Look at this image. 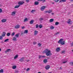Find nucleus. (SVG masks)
<instances>
[{
  "instance_id": "1",
  "label": "nucleus",
  "mask_w": 73,
  "mask_h": 73,
  "mask_svg": "<svg viewBox=\"0 0 73 73\" xmlns=\"http://www.w3.org/2000/svg\"><path fill=\"white\" fill-rule=\"evenodd\" d=\"M51 51L48 48H46L44 51L43 52V53H46L47 56H50L52 55V54L50 53Z\"/></svg>"
},
{
  "instance_id": "2",
  "label": "nucleus",
  "mask_w": 73,
  "mask_h": 73,
  "mask_svg": "<svg viewBox=\"0 0 73 73\" xmlns=\"http://www.w3.org/2000/svg\"><path fill=\"white\" fill-rule=\"evenodd\" d=\"M65 41L63 39L61 38L58 42V43L61 44V45H63L65 44Z\"/></svg>"
},
{
  "instance_id": "3",
  "label": "nucleus",
  "mask_w": 73,
  "mask_h": 73,
  "mask_svg": "<svg viewBox=\"0 0 73 73\" xmlns=\"http://www.w3.org/2000/svg\"><path fill=\"white\" fill-rule=\"evenodd\" d=\"M24 3V1H20L18 3V4L20 5H22Z\"/></svg>"
},
{
  "instance_id": "4",
  "label": "nucleus",
  "mask_w": 73,
  "mask_h": 73,
  "mask_svg": "<svg viewBox=\"0 0 73 73\" xmlns=\"http://www.w3.org/2000/svg\"><path fill=\"white\" fill-rule=\"evenodd\" d=\"M16 11H14L11 12V15L12 16H15L16 14Z\"/></svg>"
},
{
  "instance_id": "5",
  "label": "nucleus",
  "mask_w": 73,
  "mask_h": 73,
  "mask_svg": "<svg viewBox=\"0 0 73 73\" xmlns=\"http://www.w3.org/2000/svg\"><path fill=\"white\" fill-rule=\"evenodd\" d=\"M15 28V29H18V28H20V25H17L16 26L14 27Z\"/></svg>"
},
{
  "instance_id": "6",
  "label": "nucleus",
  "mask_w": 73,
  "mask_h": 73,
  "mask_svg": "<svg viewBox=\"0 0 73 73\" xmlns=\"http://www.w3.org/2000/svg\"><path fill=\"white\" fill-rule=\"evenodd\" d=\"M25 59V58L24 57H22V58H21L20 60V62H23V61H24Z\"/></svg>"
},
{
  "instance_id": "7",
  "label": "nucleus",
  "mask_w": 73,
  "mask_h": 73,
  "mask_svg": "<svg viewBox=\"0 0 73 73\" xmlns=\"http://www.w3.org/2000/svg\"><path fill=\"white\" fill-rule=\"evenodd\" d=\"M60 50L61 49H60V47H58L56 49V51L57 52H60Z\"/></svg>"
},
{
  "instance_id": "8",
  "label": "nucleus",
  "mask_w": 73,
  "mask_h": 73,
  "mask_svg": "<svg viewBox=\"0 0 73 73\" xmlns=\"http://www.w3.org/2000/svg\"><path fill=\"white\" fill-rule=\"evenodd\" d=\"M45 69L46 70H48L50 68V66L49 65H47L45 66Z\"/></svg>"
},
{
  "instance_id": "9",
  "label": "nucleus",
  "mask_w": 73,
  "mask_h": 73,
  "mask_svg": "<svg viewBox=\"0 0 73 73\" xmlns=\"http://www.w3.org/2000/svg\"><path fill=\"white\" fill-rule=\"evenodd\" d=\"M45 8V6H42L41 8V10L42 11H44V9Z\"/></svg>"
},
{
  "instance_id": "10",
  "label": "nucleus",
  "mask_w": 73,
  "mask_h": 73,
  "mask_svg": "<svg viewBox=\"0 0 73 73\" xmlns=\"http://www.w3.org/2000/svg\"><path fill=\"white\" fill-rule=\"evenodd\" d=\"M6 34V33L5 32H3V34H2L1 36L3 37H5V35Z\"/></svg>"
},
{
  "instance_id": "11",
  "label": "nucleus",
  "mask_w": 73,
  "mask_h": 73,
  "mask_svg": "<svg viewBox=\"0 0 73 73\" xmlns=\"http://www.w3.org/2000/svg\"><path fill=\"white\" fill-rule=\"evenodd\" d=\"M13 40L14 41H17V38L16 37H14L13 38Z\"/></svg>"
},
{
  "instance_id": "12",
  "label": "nucleus",
  "mask_w": 73,
  "mask_h": 73,
  "mask_svg": "<svg viewBox=\"0 0 73 73\" xmlns=\"http://www.w3.org/2000/svg\"><path fill=\"white\" fill-rule=\"evenodd\" d=\"M2 23H5L6 21H7V19H4L1 20Z\"/></svg>"
},
{
  "instance_id": "13",
  "label": "nucleus",
  "mask_w": 73,
  "mask_h": 73,
  "mask_svg": "<svg viewBox=\"0 0 73 73\" xmlns=\"http://www.w3.org/2000/svg\"><path fill=\"white\" fill-rule=\"evenodd\" d=\"M38 31L35 30L34 31V35H36L38 33Z\"/></svg>"
},
{
  "instance_id": "14",
  "label": "nucleus",
  "mask_w": 73,
  "mask_h": 73,
  "mask_svg": "<svg viewBox=\"0 0 73 73\" xmlns=\"http://www.w3.org/2000/svg\"><path fill=\"white\" fill-rule=\"evenodd\" d=\"M18 57H19V55H18V54H16L14 58V59H16V58H18Z\"/></svg>"
},
{
  "instance_id": "15",
  "label": "nucleus",
  "mask_w": 73,
  "mask_h": 73,
  "mask_svg": "<svg viewBox=\"0 0 73 73\" xmlns=\"http://www.w3.org/2000/svg\"><path fill=\"white\" fill-rule=\"evenodd\" d=\"M43 62H44V63H46V62H48V60L46 59H44V60Z\"/></svg>"
},
{
  "instance_id": "16",
  "label": "nucleus",
  "mask_w": 73,
  "mask_h": 73,
  "mask_svg": "<svg viewBox=\"0 0 73 73\" xmlns=\"http://www.w3.org/2000/svg\"><path fill=\"white\" fill-rule=\"evenodd\" d=\"M35 5H38V4H39V2H38V1H35Z\"/></svg>"
},
{
  "instance_id": "17",
  "label": "nucleus",
  "mask_w": 73,
  "mask_h": 73,
  "mask_svg": "<svg viewBox=\"0 0 73 73\" xmlns=\"http://www.w3.org/2000/svg\"><path fill=\"white\" fill-rule=\"evenodd\" d=\"M20 6V5H17L15 7V8H19V7Z\"/></svg>"
},
{
  "instance_id": "18",
  "label": "nucleus",
  "mask_w": 73,
  "mask_h": 73,
  "mask_svg": "<svg viewBox=\"0 0 73 73\" xmlns=\"http://www.w3.org/2000/svg\"><path fill=\"white\" fill-rule=\"evenodd\" d=\"M28 33V30H25L24 32V33Z\"/></svg>"
},
{
  "instance_id": "19",
  "label": "nucleus",
  "mask_w": 73,
  "mask_h": 73,
  "mask_svg": "<svg viewBox=\"0 0 73 73\" xmlns=\"http://www.w3.org/2000/svg\"><path fill=\"white\" fill-rule=\"evenodd\" d=\"M65 2L66 1V0H60L59 1L60 3H61V2Z\"/></svg>"
},
{
  "instance_id": "20",
  "label": "nucleus",
  "mask_w": 73,
  "mask_h": 73,
  "mask_svg": "<svg viewBox=\"0 0 73 73\" xmlns=\"http://www.w3.org/2000/svg\"><path fill=\"white\" fill-rule=\"evenodd\" d=\"M71 20H70V19L68 20V22H67L68 24H70V22H71ZM71 23H72V22H71Z\"/></svg>"
},
{
  "instance_id": "21",
  "label": "nucleus",
  "mask_w": 73,
  "mask_h": 73,
  "mask_svg": "<svg viewBox=\"0 0 73 73\" xmlns=\"http://www.w3.org/2000/svg\"><path fill=\"white\" fill-rule=\"evenodd\" d=\"M15 37H16L17 38H19V34H17L15 35Z\"/></svg>"
},
{
  "instance_id": "22",
  "label": "nucleus",
  "mask_w": 73,
  "mask_h": 73,
  "mask_svg": "<svg viewBox=\"0 0 73 73\" xmlns=\"http://www.w3.org/2000/svg\"><path fill=\"white\" fill-rule=\"evenodd\" d=\"M16 68V66H14L12 67V68L13 69H15Z\"/></svg>"
},
{
  "instance_id": "23",
  "label": "nucleus",
  "mask_w": 73,
  "mask_h": 73,
  "mask_svg": "<svg viewBox=\"0 0 73 73\" xmlns=\"http://www.w3.org/2000/svg\"><path fill=\"white\" fill-rule=\"evenodd\" d=\"M54 21V19H51L49 21L50 22H53Z\"/></svg>"
},
{
  "instance_id": "24",
  "label": "nucleus",
  "mask_w": 73,
  "mask_h": 73,
  "mask_svg": "<svg viewBox=\"0 0 73 73\" xmlns=\"http://www.w3.org/2000/svg\"><path fill=\"white\" fill-rule=\"evenodd\" d=\"M58 24H59V23H58V22H56L55 23V25H58Z\"/></svg>"
},
{
  "instance_id": "25",
  "label": "nucleus",
  "mask_w": 73,
  "mask_h": 73,
  "mask_svg": "<svg viewBox=\"0 0 73 73\" xmlns=\"http://www.w3.org/2000/svg\"><path fill=\"white\" fill-rule=\"evenodd\" d=\"M8 41H9V39H7L5 40L4 41L5 42H8Z\"/></svg>"
},
{
  "instance_id": "26",
  "label": "nucleus",
  "mask_w": 73,
  "mask_h": 73,
  "mask_svg": "<svg viewBox=\"0 0 73 73\" xmlns=\"http://www.w3.org/2000/svg\"><path fill=\"white\" fill-rule=\"evenodd\" d=\"M28 21V19L27 18H26L24 20V22H25V21Z\"/></svg>"
},
{
  "instance_id": "27",
  "label": "nucleus",
  "mask_w": 73,
  "mask_h": 73,
  "mask_svg": "<svg viewBox=\"0 0 73 73\" xmlns=\"http://www.w3.org/2000/svg\"><path fill=\"white\" fill-rule=\"evenodd\" d=\"M39 26L40 28H42V27H43L42 24L39 25Z\"/></svg>"
},
{
  "instance_id": "28",
  "label": "nucleus",
  "mask_w": 73,
  "mask_h": 73,
  "mask_svg": "<svg viewBox=\"0 0 73 73\" xmlns=\"http://www.w3.org/2000/svg\"><path fill=\"white\" fill-rule=\"evenodd\" d=\"M3 72H4V70H3V69H2L0 70V73H3Z\"/></svg>"
},
{
  "instance_id": "29",
  "label": "nucleus",
  "mask_w": 73,
  "mask_h": 73,
  "mask_svg": "<svg viewBox=\"0 0 73 73\" xmlns=\"http://www.w3.org/2000/svg\"><path fill=\"white\" fill-rule=\"evenodd\" d=\"M71 65H72L73 66V62H71L69 63Z\"/></svg>"
},
{
  "instance_id": "30",
  "label": "nucleus",
  "mask_w": 73,
  "mask_h": 73,
  "mask_svg": "<svg viewBox=\"0 0 73 73\" xmlns=\"http://www.w3.org/2000/svg\"><path fill=\"white\" fill-rule=\"evenodd\" d=\"M11 35V33H8L7 34V36H9Z\"/></svg>"
},
{
  "instance_id": "31",
  "label": "nucleus",
  "mask_w": 73,
  "mask_h": 73,
  "mask_svg": "<svg viewBox=\"0 0 73 73\" xmlns=\"http://www.w3.org/2000/svg\"><path fill=\"white\" fill-rule=\"evenodd\" d=\"M38 1H43V2H45V0H37Z\"/></svg>"
},
{
  "instance_id": "32",
  "label": "nucleus",
  "mask_w": 73,
  "mask_h": 73,
  "mask_svg": "<svg viewBox=\"0 0 73 73\" xmlns=\"http://www.w3.org/2000/svg\"><path fill=\"white\" fill-rule=\"evenodd\" d=\"M39 20L40 21H42V20H44V19L43 18H40L39 19Z\"/></svg>"
},
{
  "instance_id": "33",
  "label": "nucleus",
  "mask_w": 73,
  "mask_h": 73,
  "mask_svg": "<svg viewBox=\"0 0 73 73\" xmlns=\"http://www.w3.org/2000/svg\"><path fill=\"white\" fill-rule=\"evenodd\" d=\"M54 27H53V26H51L50 27V29H54Z\"/></svg>"
},
{
  "instance_id": "34",
  "label": "nucleus",
  "mask_w": 73,
  "mask_h": 73,
  "mask_svg": "<svg viewBox=\"0 0 73 73\" xmlns=\"http://www.w3.org/2000/svg\"><path fill=\"white\" fill-rule=\"evenodd\" d=\"M33 23V21L31 20V21H30V24H32Z\"/></svg>"
},
{
  "instance_id": "35",
  "label": "nucleus",
  "mask_w": 73,
  "mask_h": 73,
  "mask_svg": "<svg viewBox=\"0 0 73 73\" xmlns=\"http://www.w3.org/2000/svg\"><path fill=\"white\" fill-rule=\"evenodd\" d=\"M55 3H57V2H58L59 0H53Z\"/></svg>"
},
{
  "instance_id": "36",
  "label": "nucleus",
  "mask_w": 73,
  "mask_h": 73,
  "mask_svg": "<svg viewBox=\"0 0 73 73\" xmlns=\"http://www.w3.org/2000/svg\"><path fill=\"white\" fill-rule=\"evenodd\" d=\"M36 11V10H35L34 9L32 10V11H31V13H33L34 12H35Z\"/></svg>"
},
{
  "instance_id": "37",
  "label": "nucleus",
  "mask_w": 73,
  "mask_h": 73,
  "mask_svg": "<svg viewBox=\"0 0 73 73\" xmlns=\"http://www.w3.org/2000/svg\"><path fill=\"white\" fill-rule=\"evenodd\" d=\"M15 35V32H13L11 34V35L12 36H13Z\"/></svg>"
},
{
  "instance_id": "38",
  "label": "nucleus",
  "mask_w": 73,
  "mask_h": 73,
  "mask_svg": "<svg viewBox=\"0 0 73 73\" xmlns=\"http://www.w3.org/2000/svg\"><path fill=\"white\" fill-rule=\"evenodd\" d=\"M65 53V51L64 50L63 51H62L61 53L62 54V53Z\"/></svg>"
},
{
  "instance_id": "39",
  "label": "nucleus",
  "mask_w": 73,
  "mask_h": 73,
  "mask_svg": "<svg viewBox=\"0 0 73 73\" xmlns=\"http://www.w3.org/2000/svg\"><path fill=\"white\" fill-rule=\"evenodd\" d=\"M3 36H0V40H3Z\"/></svg>"
},
{
  "instance_id": "40",
  "label": "nucleus",
  "mask_w": 73,
  "mask_h": 73,
  "mask_svg": "<svg viewBox=\"0 0 73 73\" xmlns=\"http://www.w3.org/2000/svg\"><path fill=\"white\" fill-rule=\"evenodd\" d=\"M38 45L39 46V47H40V46H41V44H40V43H38Z\"/></svg>"
},
{
  "instance_id": "41",
  "label": "nucleus",
  "mask_w": 73,
  "mask_h": 73,
  "mask_svg": "<svg viewBox=\"0 0 73 73\" xmlns=\"http://www.w3.org/2000/svg\"><path fill=\"white\" fill-rule=\"evenodd\" d=\"M51 12H52V10H50L48 11L49 13H51Z\"/></svg>"
},
{
  "instance_id": "42",
  "label": "nucleus",
  "mask_w": 73,
  "mask_h": 73,
  "mask_svg": "<svg viewBox=\"0 0 73 73\" xmlns=\"http://www.w3.org/2000/svg\"><path fill=\"white\" fill-rule=\"evenodd\" d=\"M11 49H8L6 51H5V52H9V50H10Z\"/></svg>"
},
{
  "instance_id": "43",
  "label": "nucleus",
  "mask_w": 73,
  "mask_h": 73,
  "mask_svg": "<svg viewBox=\"0 0 73 73\" xmlns=\"http://www.w3.org/2000/svg\"><path fill=\"white\" fill-rule=\"evenodd\" d=\"M37 44V42H33V45H35V44Z\"/></svg>"
},
{
  "instance_id": "44",
  "label": "nucleus",
  "mask_w": 73,
  "mask_h": 73,
  "mask_svg": "<svg viewBox=\"0 0 73 73\" xmlns=\"http://www.w3.org/2000/svg\"><path fill=\"white\" fill-rule=\"evenodd\" d=\"M58 34H59V32H58V33H56L55 34V35L56 36H57V35H58Z\"/></svg>"
},
{
  "instance_id": "45",
  "label": "nucleus",
  "mask_w": 73,
  "mask_h": 73,
  "mask_svg": "<svg viewBox=\"0 0 73 73\" xmlns=\"http://www.w3.org/2000/svg\"><path fill=\"white\" fill-rule=\"evenodd\" d=\"M3 12V10H2V9H0V13H1Z\"/></svg>"
},
{
  "instance_id": "46",
  "label": "nucleus",
  "mask_w": 73,
  "mask_h": 73,
  "mask_svg": "<svg viewBox=\"0 0 73 73\" xmlns=\"http://www.w3.org/2000/svg\"><path fill=\"white\" fill-rule=\"evenodd\" d=\"M38 28V25H36V28Z\"/></svg>"
},
{
  "instance_id": "47",
  "label": "nucleus",
  "mask_w": 73,
  "mask_h": 73,
  "mask_svg": "<svg viewBox=\"0 0 73 73\" xmlns=\"http://www.w3.org/2000/svg\"><path fill=\"white\" fill-rule=\"evenodd\" d=\"M29 70H30V68H28L27 69V71L28 72Z\"/></svg>"
},
{
  "instance_id": "48",
  "label": "nucleus",
  "mask_w": 73,
  "mask_h": 73,
  "mask_svg": "<svg viewBox=\"0 0 73 73\" xmlns=\"http://www.w3.org/2000/svg\"><path fill=\"white\" fill-rule=\"evenodd\" d=\"M42 57V56L41 55H39L38 56V58H41Z\"/></svg>"
},
{
  "instance_id": "49",
  "label": "nucleus",
  "mask_w": 73,
  "mask_h": 73,
  "mask_svg": "<svg viewBox=\"0 0 73 73\" xmlns=\"http://www.w3.org/2000/svg\"><path fill=\"white\" fill-rule=\"evenodd\" d=\"M67 62V61H65L64 62H63V64H65V63H66Z\"/></svg>"
},
{
  "instance_id": "50",
  "label": "nucleus",
  "mask_w": 73,
  "mask_h": 73,
  "mask_svg": "<svg viewBox=\"0 0 73 73\" xmlns=\"http://www.w3.org/2000/svg\"><path fill=\"white\" fill-rule=\"evenodd\" d=\"M24 28H25V27L24 26H23L21 27V29H24Z\"/></svg>"
},
{
  "instance_id": "51",
  "label": "nucleus",
  "mask_w": 73,
  "mask_h": 73,
  "mask_svg": "<svg viewBox=\"0 0 73 73\" xmlns=\"http://www.w3.org/2000/svg\"><path fill=\"white\" fill-rule=\"evenodd\" d=\"M71 46H73V42H72V43L71 44Z\"/></svg>"
},
{
  "instance_id": "52",
  "label": "nucleus",
  "mask_w": 73,
  "mask_h": 73,
  "mask_svg": "<svg viewBox=\"0 0 73 73\" xmlns=\"http://www.w3.org/2000/svg\"><path fill=\"white\" fill-rule=\"evenodd\" d=\"M42 57L43 58H44V57H46V56H42Z\"/></svg>"
},
{
  "instance_id": "53",
  "label": "nucleus",
  "mask_w": 73,
  "mask_h": 73,
  "mask_svg": "<svg viewBox=\"0 0 73 73\" xmlns=\"http://www.w3.org/2000/svg\"><path fill=\"white\" fill-rule=\"evenodd\" d=\"M15 72L16 73H18V72H19V71L16 70V71H15Z\"/></svg>"
},
{
  "instance_id": "54",
  "label": "nucleus",
  "mask_w": 73,
  "mask_h": 73,
  "mask_svg": "<svg viewBox=\"0 0 73 73\" xmlns=\"http://www.w3.org/2000/svg\"><path fill=\"white\" fill-rule=\"evenodd\" d=\"M29 0H26V2L28 3V2H29Z\"/></svg>"
},
{
  "instance_id": "55",
  "label": "nucleus",
  "mask_w": 73,
  "mask_h": 73,
  "mask_svg": "<svg viewBox=\"0 0 73 73\" xmlns=\"http://www.w3.org/2000/svg\"><path fill=\"white\" fill-rule=\"evenodd\" d=\"M46 13H48V11H46Z\"/></svg>"
},
{
  "instance_id": "56",
  "label": "nucleus",
  "mask_w": 73,
  "mask_h": 73,
  "mask_svg": "<svg viewBox=\"0 0 73 73\" xmlns=\"http://www.w3.org/2000/svg\"><path fill=\"white\" fill-rule=\"evenodd\" d=\"M62 67H60V69H61V70H62Z\"/></svg>"
},
{
  "instance_id": "57",
  "label": "nucleus",
  "mask_w": 73,
  "mask_h": 73,
  "mask_svg": "<svg viewBox=\"0 0 73 73\" xmlns=\"http://www.w3.org/2000/svg\"><path fill=\"white\" fill-rule=\"evenodd\" d=\"M51 14L52 15H54V13H51Z\"/></svg>"
},
{
  "instance_id": "58",
  "label": "nucleus",
  "mask_w": 73,
  "mask_h": 73,
  "mask_svg": "<svg viewBox=\"0 0 73 73\" xmlns=\"http://www.w3.org/2000/svg\"><path fill=\"white\" fill-rule=\"evenodd\" d=\"M26 61H27V62H28V61H29V60H26Z\"/></svg>"
},
{
  "instance_id": "59",
  "label": "nucleus",
  "mask_w": 73,
  "mask_h": 73,
  "mask_svg": "<svg viewBox=\"0 0 73 73\" xmlns=\"http://www.w3.org/2000/svg\"><path fill=\"white\" fill-rule=\"evenodd\" d=\"M1 51V49L0 48V52Z\"/></svg>"
},
{
  "instance_id": "60",
  "label": "nucleus",
  "mask_w": 73,
  "mask_h": 73,
  "mask_svg": "<svg viewBox=\"0 0 73 73\" xmlns=\"http://www.w3.org/2000/svg\"><path fill=\"white\" fill-rule=\"evenodd\" d=\"M70 1H73V0H70Z\"/></svg>"
},
{
  "instance_id": "61",
  "label": "nucleus",
  "mask_w": 73,
  "mask_h": 73,
  "mask_svg": "<svg viewBox=\"0 0 73 73\" xmlns=\"http://www.w3.org/2000/svg\"><path fill=\"white\" fill-rule=\"evenodd\" d=\"M72 52H73V49L72 50Z\"/></svg>"
},
{
  "instance_id": "62",
  "label": "nucleus",
  "mask_w": 73,
  "mask_h": 73,
  "mask_svg": "<svg viewBox=\"0 0 73 73\" xmlns=\"http://www.w3.org/2000/svg\"><path fill=\"white\" fill-rule=\"evenodd\" d=\"M54 3H53V4H54Z\"/></svg>"
},
{
  "instance_id": "63",
  "label": "nucleus",
  "mask_w": 73,
  "mask_h": 73,
  "mask_svg": "<svg viewBox=\"0 0 73 73\" xmlns=\"http://www.w3.org/2000/svg\"><path fill=\"white\" fill-rule=\"evenodd\" d=\"M21 35H23V33L21 34Z\"/></svg>"
}]
</instances>
